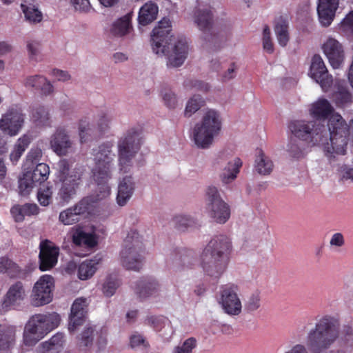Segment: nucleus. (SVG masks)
Returning <instances> with one entry per match:
<instances>
[{
    "mask_svg": "<svg viewBox=\"0 0 353 353\" xmlns=\"http://www.w3.org/2000/svg\"><path fill=\"white\" fill-rule=\"evenodd\" d=\"M79 130L81 142H86L88 140V137L91 135L90 133L91 131L90 123L85 120H81L79 122Z\"/></svg>",
    "mask_w": 353,
    "mask_h": 353,
    "instance_id": "nucleus-57",
    "label": "nucleus"
},
{
    "mask_svg": "<svg viewBox=\"0 0 353 353\" xmlns=\"http://www.w3.org/2000/svg\"><path fill=\"white\" fill-rule=\"evenodd\" d=\"M206 210L209 216L218 223H225L230 216V209L221 197L217 188L210 186L206 191Z\"/></svg>",
    "mask_w": 353,
    "mask_h": 353,
    "instance_id": "nucleus-10",
    "label": "nucleus"
},
{
    "mask_svg": "<svg viewBox=\"0 0 353 353\" xmlns=\"http://www.w3.org/2000/svg\"><path fill=\"white\" fill-rule=\"evenodd\" d=\"M241 166L242 161L239 158L234 159L233 162H229L221 175L222 182L228 184L234 180Z\"/></svg>",
    "mask_w": 353,
    "mask_h": 353,
    "instance_id": "nucleus-32",
    "label": "nucleus"
},
{
    "mask_svg": "<svg viewBox=\"0 0 353 353\" xmlns=\"http://www.w3.org/2000/svg\"><path fill=\"white\" fill-rule=\"evenodd\" d=\"M237 66L234 62H231L226 71L221 74L223 81H227L236 77Z\"/></svg>",
    "mask_w": 353,
    "mask_h": 353,
    "instance_id": "nucleus-60",
    "label": "nucleus"
},
{
    "mask_svg": "<svg viewBox=\"0 0 353 353\" xmlns=\"http://www.w3.org/2000/svg\"><path fill=\"white\" fill-rule=\"evenodd\" d=\"M274 32L280 46L284 47L289 41L288 21L281 16L275 21Z\"/></svg>",
    "mask_w": 353,
    "mask_h": 353,
    "instance_id": "nucleus-31",
    "label": "nucleus"
},
{
    "mask_svg": "<svg viewBox=\"0 0 353 353\" xmlns=\"http://www.w3.org/2000/svg\"><path fill=\"white\" fill-rule=\"evenodd\" d=\"M8 148L5 143H0V183H2L7 174V168L3 159L4 154L7 152Z\"/></svg>",
    "mask_w": 353,
    "mask_h": 353,
    "instance_id": "nucleus-56",
    "label": "nucleus"
},
{
    "mask_svg": "<svg viewBox=\"0 0 353 353\" xmlns=\"http://www.w3.org/2000/svg\"><path fill=\"white\" fill-rule=\"evenodd\" d=\"M134 189V183L131 176L123 178L119 184L117 201L119 205L123 206L131 198Z\"/></svg>",
    "mask_w": 353,
    "mask_h": 353,
    "instance_id": "nucleus-27",
    "label": "nucleus"
},
{
    "mask_svg": "<svg viewBox=\"0 0 353 353\" xmlns=\"http://www.w3.org/2000/svg\"><path fill=\"white\" fill-rule=\"evenodd\" d=\"M334 108L325 99H319L312 103L310 112L311 116L319 121H325L330 119L333 114Z\"/></svg>",
    "mask_w": 353,
    "mask_h": 353,
    "instance_id": "nucleus-25",
    "label": "nucleus"
},
{
    "mask_svg": "<svg viewBox=\"0 0 353 353\" xmlns=\"http://www.w3.org/2000/svg\"><path fill=\"white\" fill-rule=\"evenodd\" d=\"M183 85L187 90L195 89L203 92H207L209 90L208 83L196 79H187L184 81Z\"/></svg>",
    "mask_w": 353,
    "mask_h": 353,
    "instance_id": "nucleus-52",
    "label": "nucleus"
},
{
    "mask_svg": "<svg viewBox=\"0 0 353 353\" xmlns=\"http://www.w3.org/2000/svg\"><path fill=\"white\" fill-rule=\"evenodd\" d=\"M339 2V0H319L317 12L322 26L327 27L332 23Z\"/></svg>",
    "mask_w": 353,
    "mask_h": 353,
    "instance_id": "nucleus-21",
    "label": "nucleus"
},
{
    "mask_svg": "<svg viewBox=\"0 0 353 353\" xmlns=\"http://www.w3.org/2000/svg\"><path fill=\"white\" fill-rule=\"evenodd\" d=\"M203 103V101L200 95H194L187 103L185 115L186 117H190L200 109Z\"/></svg>",
    "mask_w": 353,
    "mask_h": 353,
    "instance_id": "nucleus-45",
    "label": "nucleus"
},
{
    "mask_svg": "<svg viewBox=\"0 0 353 353\" xmlns=\"http://www.w3.org/2000/svg\"><path fill=\"white\" fill-rule=\"evenodd\" d=\"M292 133L311 146H322L328 158L346 152L350 135V127L339 114H333L327 121V130L324 125L312 122L294 121L289 125Z\"/></svg>",
    "mask_w": 353,
    "mask_h": 353,
    "instance_id": "nucleus-1",
    "label": "nucleus"
},
{
    "mask_svg": "<svg viewBox=\"0 0 353 353\" xmlns=\"http://www.w3.org/2000/svg\"><path fill=\"white\" fill-rule=\"evenodd\" d=\"M194 21L197 27L204 34V40L216 43L219 36L212 31L213 14L210 6L198 8L194 11Z\"/></svg>",
    "mask_w": 353,
    "mask_h": 353,
    "instance_id": "nucleus-15",
    "label": "nucleus"
},
{
    "mask_svg": "<svg viewBox=\"0 0 353 353\" xmlns=\"http://www.w3.org/2000/svg\"><path fill=\"white\" fill-rule=\"evenodd\" d=\"M310 74L325 91L332 85V77L329 74L322 58L319 54L314 55L312 59Z\"/></svg>",
    "mask_w": 353,
    "mask_h": 353,
    "instance_id": "nucleus-17",
    "label": "nucleus"
},
{
    "mask_svg": "<svg viewBox=\"0 0 353 353\" xmlns=\"http://www.w3.org/2000/svg\"><path fill=\"white\" fill-rule=\"evenodd\" d=\"M323 50L333 68H339L344 59L341 44L335 39L329 38L323 46Z\"/></svg>",
    "mask_w": 353,
    "mask_h": 353,
    "instance_id": "nucleus-19",
    "label": "nucleus"
},
{
    "mask_svg": "<svg viewBox=\"0 0 353 353\" xmlns=\"http://www.w3.org/2000/svg\"><path fill=\"white\" fill-rule=\"evenodd\" d=\"M71 239L72 243L79 247L93 248L97 243V237L94 234L88 233L79 226L71 228Z\"/></svg>",
    "mask_w": 353,
    "mask_h": 353,
    "instance_id": "nucleus-23",
    "label": "nucleus"
},
{
    "mask_svg": "<svg viewBox=\"0 0 353 353\" xmlns=\"http://www.w3.org/2000/svg\"><path fill=\"white\" fill-rule=\"evenodd\" d=\"M61 322V317L57 312L36 314L30 317L28 323L30 332H36L40 338L57 328Z\"/></svg>",
    "mask_w": 353,
    "mask_h": 353,
    "instance_id": "nucleus-12",
    "label": "nucleus"
},
{
    "mask_svg": "<svg viewBox=\"0 0 353 353\" xmlns=\"http://www.w3.org/2000/svg\"><path fill=\"white\" fill-rule=\"evenodd\" d=\"M336 104L342 107L352 102V97L351 93L345 88H340L334 94Z\"/></svg>",
    "mask_w": 353,
    "mask_h": 353,
    "instance_id": "nucleus-46",
    "label": "nucleus"
},
{
    "mask_svg": "<svg viewBox=\"0 0 353 353\" xmlns=\"http://www.w3.org/2000/svg\"><path fill=\"white\" fill-rule=\"evenodd\" d=\"M112 143L106 142L92 150L95 164L92 170L93 178L98 186L100 193L99 196L101 198L110 194V187L108 182L111 178V167L114 156L112 152Z\"/></svg>",
    "mask_w": 353,
    "mask_h": 353,
    "instance_id": "nucleus-5",
    "label": "nucleus"
},
{
    "mask_svg": "<svg viewBox=\"0 0 353 353\" xmlns=\"http://www.w3.org/2000/svg\"><path fill=\"white\" fill-rule=\"evenodd\" d=\"M58 177L61 182L58 196L61 203H68L76 194L82 182L83 172L80 168L70 170L67 159H61L57 163Z\"/></svg>",
    "mask_w": 353,
    "mask_h": 353,
    "instance_id": "nucleus-8",
    "label": "nucleus"
},
{
    "mask_svg": "<svg viewBox=\"0 0 353 353\" xmlns=\"http://www.w3.org/2000/svg\"><path fill=\"white\" fill-rule=\"evenodd\" d=\"M41 339L42 338H40L39 334H37V333L30 332L29 324L27 323L23 334V342L25 345L28 346H33Z\"/></svg>",
    "mask_w": 353,
    "mask_h": 353,
    "instance_id": "nucleus-53",
    "label": "nucleus"
},
{
    "mask_svg": "<svg viewBox=\"0 0 353 353\" xmlns=\"http://www.w3.org/2000/svg\"><path fill=\"white\" fill-rule=\"evenodd\" d=\"M221 130V119L219 112L214 110H208L201 121L194 128L193 138L196 145L202 149L208 148Z\"/></svg>",
    "mask_w": 353,
    "mask_h": 353,
    "instance_id": "nucleus-6",
    "label": "nucleus"
},
{
    "mask_svg": "<svg viewBox=\"0 0 353 353\" xmlns=\"http://www.w3.org/2000/svg\"><path fill=\"white\" fill-rule=\"evenodd\" d=\"M54 279L50 275H43L35 283L31 295V302L34 306H41L49 303L52 300Z\"/></svg>",
    "mask_w": 353,
    "mask_h": 353,
    "instance_id": "nucleus-13",
    "label": "nucleus"
},
{
    "mask_svg": "<svg viewBox=\"0 0 353 353\" xmlns=\"http://www.w3.org/2000/svg\"><path fill=\"white\" fill-rule=\"evenodd\" d=\"M341 321L337 315L324 314L307 332L306 346L299 343L285 353H325L340 336Z\"/></svg>",
    "mask_w": 353,
    "mask_h": 353,
    "instance_id": "nucleus-2",
    "label": "nucleus"
},
{
    "mask_svg": "<svg viewBox=\"0 0 353 353\" xmlns=\"http://www.w3.org/2000/svg\"><path fill=\"white\" fill-rule=\"evenodd\" d=\"M21 268L12 260L6 256L0 258V274H7L11 278L19 277L21 274Z\"/></svg>",
    "mask_w": 353,
    "mask_h": 353,
    "instance_id": "nucleus-33",
    "label": "nucleus"
},
{
    "mask_svg": "<svg viewBox=\"0 0 353 353\" xmlns=\"http://www.w3.org/2000/svg\"><path fill=\"white\" fill-rule=\"evenodd\" d=\"M261 306V296L260 292L256 291L251 294L245 303V309L252 312L258 310Z\"/></svg>",
    "mask_w": 353,
    "mask_h": 353,
    "instance_id": "nucleus-48",
    "label": "nucleus"
},
{
    "mask_svg": "<svg viewBox=\"0 0 353 353\" xmlns=\"http://www.w3.org/2000/svg\"><path fill=\"white\" fill-rule=\"evenodd\" d=\"M24 123V115L21 110L10 108L3 114L0 119V129L6 134L13 137L17 135Z\"/></svg>",
    "mask_w": 353,
    "mask_h": 353,
    "instance_id": "nucleus-16",
    "label": "nucleus"
},
{
    "mask_svg": "<svg viewBox=\"0 0 353 353\" xmlns=\"http://www.w3.org/2000/svg\"><path fill=\"white\" fill-rule=\"evenodd\" d=\"M340 179L343 181L351 180L353 181V168L343 165L339 170Z\"/></svg>",
    "mask_w": 353,
    "mask_h": 353,
    "instance_id": "nucleus-63",
    "label": "nucleus"
},
{
    "mask_svg": "<svg viewBox=\"0 0 353 353\" xmlns=\"http://www.w3.org/2000/svg\"><path fill=\"white\" fill-rule=\"evenodd\" d=\"M239 288L236 284L228 283L220 288L219 303L225 313L230 316H237L242 311V303L239 298Z\"/></svg>",
    "mask_w": 353,
    "mask_h": 353,
    "instance_id": "nucleus-11",
    "label": "nucleus"
},
{
    "mask_svg": "<svg viewBox=\"0 0 353 353\" xmlns=\"http://www.w3.org/2000/svg\"><path fill=\"white\" fill-rule=\"evenodd\" d=\"M31 118L37 125L45 126L48 125L50 123L49 112L41 105H37L32 107Z\"/></svg>",
    "mask_w": 353,
    "mask_h": 353,
    "instance_id": "nucleus-37",
    "label": "nucleus"
},
{
    "mask_svg": "<svg viewBox=\"0 0 353 353\" xmlns=\"http://www.w3.org/2000/svg\"><path fill=\"white\" fill-rule=\"evenodd\" d=\"M172 222L174 227L179 231H185L189 228H192L194 225L195 222L192 218L185 215H177L175 216Z\"/></svg>",
    "mask_w": 353,
    "mask_h": 353,
    "instance_id": "nucleus-42",
    "label": "nucleus"
},
{
    "mask_svg": "<svg viewBox=\"0 0 353 353\" xmlns=\"http://www.w3.org/2000/svg\"><path fill=\"white\" fill-rule=\"evenodd\" d=\"M15 332L9 327H0V350L8 351L14 345Z\"/></svg>",
    "mask_w": 353,
    "mask_h": 353,
    "instance_id": "nucleus-36",
    "label": "nucleus"
},
{
    "mask_svg": "<svg viewBox=\"0 0 353 353\" xmlns=\"http://www.w3.org/2000/svg\"><path fill=\"white\" fill-rule=\"evenodd\" d=\"M141 130L139 128L129 129L118 142V153L120 170L128 172L132 166V160L141 145Z\"/></svg>",
    "mask_w": 353,
    "mask_h": 353,
    "instance_id": "nucleus-9",
    "label": "nucleus"
},
{
    "mask_svg": "<svg viewBox=\"0 0 353 353\" xmlns=\"http://www.w3.org/2000/svg\"><path fill=\"white\" fill-rule=\"evenodd\" d=\"M65 341L64 334L61 332H57L46 342L62 351Z\"/></svg>",
    "mask_w": 353,
    "mask_h": 353,
    "instance_id": "nucleus-59",
    "label": "nucleus"
},
{
    "mask_svg": "<svg viewBox=\"0 0 353 353\" xmlns=\"http://www.w3.org/2000/svg\"><path fill=\"white\" fill-rule=\"evenodd\" d=\"M10 212L14 220L17 222H20L23 221L26 216L37 215L39 213V208L36 203L16 205L11 208Z\"/></svg>",
    "mask_w": 353,
    "mask_h": 353,
    "instance_id": "nucleus-29",
    "label": "nucleus"
},
{
    "mask_svg": "<svg viewBox=\"0 0 353 353\" xmlns=\"http://www.w3.org/2000/svg\"><path fill=\"white\" fill-rule=\"evenodd\" d=\"M158 6L156 3L148 1L141 8L139 12V23L142 26H147L157 19Z\"/></svg>",
    "mask_w": 353,
    "mask_h": 353,
    "instance_id": "nucleus-30",
    "label": "nucleus"
},
{
    "mask_svg": "<svg viewBox=\"0 0 353 353\" xmlns=\"http://www.w3.org/2000/svg\"><path fill=\"white\" fill-rule=\"evenodd\" d=\"M288 151L290 156L295 159H299L303 157V147L296 141H291L288 145Z\"/></svg>",
    "mask_w": 353,
    "mask_h": 353,
    "instance_id": "nucleus-55",
    "label": "nucleus"
},
{
    "mask_svg": "<svg viewBox=\"0 0 353 353\" xmlns=\"http://www.w3.org/2000/svg\"><path fill=\"white\" fill-rule=\"evenodd\" d=\"M50 174L49 166L44 163H37L32 172H26L25 176L30 177L34 183H41L48 179Z\"/></svg>",
    "mask_w": 353,
    "mask_h": 353,
    "instance_id": "nucleus-34",
    "label": "nucleus"
},
{
    "mask_svg": "<svg viewBox=\"0 0 353 353\" xmlns=\"http://www.w3.org/2000/svg\"><path fill=\"white\" fill-rule=\"evenodd\" d=\"M130 28V15L126 14L117 19L112 24L111 32L114 36L122 37L129 32Z\"/></svg>",
    "mask_w": 353,
    "mask_h": 353,
    "instance_id": "nucleus-38",
    "label": "nucleus"
},
{
    "mask_svg": "<svg viewBox=\"0 0 353 353\" xmlns=\"http://www.w3.org/2000/svg\"><path fill=\"white\" fill-rule=\"evenodd\" d=\"M24 85L26 87L34 88L40 90L41 94L47 96L53 92V85L43 76L34 75L28 77L25 79Z\"/></svg>",
    "mask_w": 353,
    "mask_h": 353,
    "instance_id": "nucleus-26",
    "label": "nucleus"
},
{
    "mask_svg": "<svg viewBox=\"0 0 353 353\" xmlns=\"http://www.w3.org/2000/svg\"><path fill=\"white\" fill-rule=\"evenodd\" d=\"M101 261V256L96 255L92 259L82 262L79 265L78 277L81 280H87L91 278L98 269Z\"/></svg>",
    "mask_w": 353,
    "mask_h": 353,
    "instance_id": "nucleus-28",
    "label": "nucleus"
},
{
    "mask_svg": "<svg viewBox=\"0 0 353 353\" xmlns=\"http://www.w3.org/2000/svg\"><path fill=\"white\" fill-rule=\"evenodd\" d=\"M341 27L353 34V10L350 12L341 21Z\"/></svg>",
    "mask_w": 353,
    "mask_h": 353,
    "instance_id": "nucleus-64",
    "label": "nucleus"
},
{
    "mask_svg": "<svg viewBox=\"0 0 353 353\" xmlns=\"http://www.w3.org/2000/svg\"><path fill=\"white\" fill-rule=\"evenodd\" d=\"M21 8L26 20L30 23H35L41 21L43 19L42 13L34 6L21 4Z\"/></svg>",
    "mask_w": 353,
    "mask_h": 353,
    "instance_id": "nucleus-41",
    "label": "nucleus"
},
{
    "mask_svg": "<svg viewBox=\"0 0 353 353\" xmlns=\"http://www.w3.org/2000/svg\"><path fill=\"white\" fill-rule=\"evenodd\" d=\"M231 252L232 243L227 236H214L200 256L204 272L211 277L219 278L227 268Z\"/></svg>",
    "mask_w": 353,
    "mask_h": 353,
    "instance_id": "nucleus-4",
    "label": "nucleus"
},
{
    "mask_svg": "<svg viewBox=\"0 0 353 353\" xmlns=\"http://www.w3.org/2000/svg\"><path fill=\"white\" fill-rule=\"evenodd\" d=\"M59 220L63 225H69L74 224L80 221V217L78 216L72 207L60 212Z\"/></svg>",
    "mask_w": 353,
    "mask_h": 353,
    "instance_id": "nucleus-43",
    "label": "nucleus"
},
{
    "mask_svg": "<svg viewBox=\"0 0 353 353\" xmlns=\"http://www.w3.org/2000/svg\"><path fill=\"white\" fill-rule=\"evenodd\" d=\"M37 200L41 205L48 206L52 201V187H45L39 188L37 192Z\"/></svg>",
    "mask_w": 353,
    "mask_h": 353,
    "instance_id": "nucleus-47",
    "label": "nucleus"
},
{
    "mask_svg": "<svg viewBox=\"0 0 353 353\" xmlns=\"http://www.w3.org/2000/svg\"><path fill=\"white\" fill-rule=\"evenodd\" d=\"M135 293L143 299L155 295L159 290L158 282L152 277L141 278L133 287Z\"/></svg>",
    "mask_w": 353,
    "mask_h": 353,
    "instance_id": "nucleus-22",
    "label": "nucleus"
},
{
    "mask_svg": "<svg viewBox=\"0 0 353 353\" xmlns=\"http://www.w3.org/2000/svg\"><path fill=\"white\" fill-rule=\"evenodd\" d=\"M165 105L169 108H174L176 105V97L170 90L162 93Z\"/></svg>",
    "mask_w": 353,
    "mask_h": 353,
    "instance_id": "nucleus-62",
    "label": "nucleus"
},
{
    "mask_svg": "<svg viewBox=\"0 0 353 353\" xmlns=\"http://www.w3.org/2000/svg\"><path fill=\"white\" fill-rule=\"evenodd\" d=\"M119 286L118 281L116 279H113L112 276H108L106 279L103 285V292L106 296H112Z\"/></svg>",
    "mask_w": 353,
    "mask_h": 353,
    "instance_id": "nucleus-51",
    "label": "nucleus"
},
{
    "mask_svg": "<svg viewBox=\"0 0 353 353\" xmlns=\"http://www.w3.org/2000/svg\"><path fill=\"white\" fill-rule=\"evenodd\" d=\"M256 170L261 174H269L272 170L273 163L272 161L265 156L262 150H259L256 159Z\"/></svg>",
    "mask_w": 353,
    "mask_h": 353,
    "instance_id": "nucleus-39",
    "label": "nucleus"
},
{
    "mask_svg": "<svg viewBox=\"0 0 353 353\" xmlns=\"http://www.w3.org/2000/svg\"><path fill=\"white\" fill-rule=\"evenodd\" d=\"M34 181L30 179V177H28L23 174V178L19 179V188L20 194L23 196L27 195L31 191Z\"/></svg>",
    "mask_w": 353,
    "mask_h": 353,
    "instance_id": "nucleus-54",
    "label": "nucleus"
},
{
    "mask_svg": "<svg viewBox=\"0 0 353 353\" xmlns=\"http://www.w3.org/2000/svg\"><path fill=\"white\" fill-rule=\"evenodd\" d=\"M86 302L87 300L84 298H78L74 301L71 307V313L69 318L68 330L70 333L74 332L85 322L87 313Z\"/></svg>",
    "mask_w": 353,
    "mask_h": 353,
    "instance_id": "nucleus-18",
    "label": "nucleus"
},
{
    "mask_svg": "<svg viewBox=\"0 0 353 353\" xmlns=\"http://www.w3.org/2000/svg\"><path fill=\"white\" fill-rule=\"evenodd\" d=\"M175 255L172 260L176 263L181 265L183 268H191L193 261L194 252L191 250L183 249L175 250Z\"/></svg>",
    "mask_w": 353,
    "mask_h": 353,
    "instance_id": "nucleus-40",
    "label": "nucleus"
},
{
    "mask_svg": "<svg viewBox=\"0 0 353 353\" xmlns=\"http://www.w3.org/2000/svg\"><path fill=\"white\" fill-rule=\"evenodd\" d=\"M24 296L25 290L23 283L17 281L10 287L2 301L1 307L3 310H8L11 307L19 305Z\"/></svg>",
    "mask_w": 353,
    "mask_h": 353,
    "instance_id": "nucleus-24",
    "label": "nucleus"
},
{
    "mask_svg": "<svg viewBox=\"0 0 353 353\" xmlns=\"http://www.w3.org/2000/svg\"><path fill=\"white\" fill-rule=\"evenodd\" d=\"M72 143L64 128H59L52 136L50 146L59 156H65L72 148Z\"/></svg>",
    "mask_w": 353,
    "mask_h": 353,
    "instance_id": "nucleus-20",
    "label": "nucleus"
},
{
    "mask_svg": "<svg viewBox=\"0 0 353 353\" xmlns=\"http://www.w3.org/2000/svg\"><path fill=\"white\" fill-rule=\"evenodd\" d=\"M65 341L64 334L61 332H57L46 342L62 351Z\"/></svg>",
    "mask_w": 353,
    "mask_h": 353,
    "instance_id": "nucleus-58",
    "label": "nucleus"
},
{
    "mask_svg": "<svg viewBox=\"0 0 353 353\" xmlns=\"http://www.w3.org/2000/svg\"><path fill=\"white\" fill-rule=\"evenodd\" d=\"M31 142L28 135L24 134L20 137L14 146L13 150L10 154V159L13 164H16L21 158L23 153L28 148Z\"/></svg>",
    "mask_w": 353,
    "mask_h": 353,
    "instance_id": "nucleus-35",
    "label": "nucleus"
},
{
    "mask_svg": "<svg viewBox=\"0 0 353 353\" xmlns=\"http://www.w3.org/2000/svg\"><path fill=\"white\" fill-rule=\"evenodd\" d=\"M79 217L90 212L92 208V199L90 197H84L72 207Z\"/></svg>",
    "mask_w": 353,
    "mask_h": 353,
    "instance_id": "nucleus-44",
    "label": "nucleus"
},
{
    "mask_svg": "<svg viewBox=\"0 0 353 353\" xmlns=\"http://www.w3.org/2000/svg\"><path fill=\"white\" fill-rule=\"evenodd\" d=\"M130 344L132 348H135L143 345L144 347L149 346L148 342L145 341L143 336L141 334H134L130 339Z\"/></svg>",
    "mask_w": 353,
    "mask_h": 353,
    "instance_id": "nucleus-61",
    "label": "nucleus"
},
{
    "mask_svg": "<svg viewBox=\"0 0 353 353\" xmlns=\"http://www.w3.org/2000/svg\"><path fill=\"white\" fill-rule=\"evenodd\" d=\"M171 32L170 19L163 18L152 30V50L156 54L168 57V65L179 67L187 58L188 46L185 39L173 43L174 37Z\"/></svg>",
    "mask_w": 353,
    "mask_h": 353,
    "instance_id": "nucleus-3",
    "label": "nucleus"
},
{
    "mask_svg": "<svg viewBox=\"0 0 353 353\" xmlns=\"http://www.w3.org/2000/svg\"><path fill=\"white\" fill-rule=\"evenodd\" d=\"M94 329L92 327H86L81 334L79 337L80 347H90L92 345Z\"/></svg>",
    "mask_w": 353,
    "mask_h": 353,
    "instance_id": "nucleus-50",
    "label": "nucleus"
},
{
    "mask_svg": "<svg viewBox=\"0 0 353 353\" xmlns=\"http://www.w3.org/2000/svg\"><path fill=\"white\" fill-rule=\"evenodd\" d=\"M196 341L193 337L186 339L181 345L176 346L172 353H192V350L196 347Z\"/></svg>",
    "mask_w": 353,
    "mask_h": 353,
    "instance_id": "nucleus-49",
    "label": "nucleus"
},
{
    "mask_svg": "<svg viewBox=\"0 0 353 353\" xmlns=\"http://www.w3.org/2000/svg\"><path fill=\"white\" fill-rule=\"evenodd\" d=\"M39 248V270L43 272L50 270L58 263L59 247L52 241L44 239L41 241Z\"/></svg>",
    "mask_w": 353,
    "mask_h": 353,
    "instance_id": "nucleus-14",
    "label": "nucleus"
},
{
    "mask_svg": "<svg viewBox=\"0 0 353 353\" xmlns=\"http://www.w3.org/2000/svg\"><path fill=\"white\" fill-rule=\"evenodd\" d=\"M144 253L142 238L137 230H130L123 241L120 252L123 266L128 270L139 271L143 266Z\"/></svg>",
    "mask_w": 353,
    "mask_h": 353,
    "instance_id": "nucleus-7",
    "label": "nucleus"
}]
</instances>
